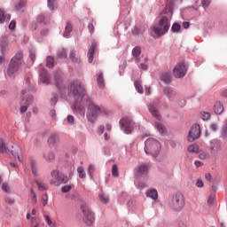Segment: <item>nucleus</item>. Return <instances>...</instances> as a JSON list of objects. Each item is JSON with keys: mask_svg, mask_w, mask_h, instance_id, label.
Returning a JSON list of instances; mask_svg holds the SVG:
<instances>
[{"mask_svg": "<svg viewBox=\"0 0 227 227\" xmlns=\"http://www.w3.org/2000/svg\"><path fill=\"white\" fill-rule=\"evenodd\" d=\"M31 194H32V203H34V205H36V203H38V199H37L36 193L35 192V190L31 189Z\"/></svg>", "mask_w": 227, "mask_h": 227, "instance_id": "nucleus-50", "label": "nucleus"}, {"mask_svg": "<svg viewBox=\"0 0 227 227\" xmlns=\"http://www.w3.org/2000/svg\"><path fill=\"white\" fill-rule=\"evenodd\" d=\"M215 200V195H210L207 200V205H214Z\"/></svg>", "mask_w": 227, "mask_h": 227, "instance_id": "nucleus-61", "label": "nucleus"}, {"mask_svg": "<svg viewBox=\"0 0 227 227\" xmlns=\"http://www.w3.org/2000/svg\"><path fill=\"white\" fill-rule=\"evenodd\" d=\"M160 81L165 84H169L171 82V72L162 73L160 74Z\"/></svg>", "mask_w": 227, "mask_h": 227, "instance_id": "nucleus-26", "label": "nucleus"}, {"mask_svg": "<svg viewBox=\"0 0 227 227\" xmlns=\"http://www.w3.org/2000/svg\"><path fill=\"white\" fill-rule=\"evenodd\" d=\"M15 8L18 12H24V8H26V1L20 0L19 4H15Z\"/></svg>", "mask_w": 227, "mask_h": 227, "instance_id": "nucleus-33", "label": "nucleus"}, {"mask_svg": "<svg viewBox=\"0 0 227 227\" xmlns=\"http://www.w3.org/2000/svg\"><path fill=\"white\" fill-rule=\"evenodd\" d=\"M141 55V47L139 46H136L133 48L132 50V56L133 58H139V56Z\"/></svg>", "mask_w": 227, "mask_h": 227, "instance_id": "nucleus-37", "label": "nucleus"}, {"mask_svg": "<svg viewBox=\"0 0 227 227\" xmlns=\"http://www.w3.org/2000/svg\"><path fill=\"white\" fill-rule=\"evenodd\" d=\"M16 22L15 20H12L11 23L9 24V29H11V31H13V29H15V26H16Z\"/></svg>", "mask_w": 227, "mask_h": 227, "instance_id": "nucleus-64", "label": "nucleus"}, {"mask_svg": "<svg viewBox=\"0 0 227 227\" xmlns=\"http://www.w3.org/2000/svg\"><path fill=\"white\" fill-rule=\"evenodd\" d=\"M134 86H135L137 93L143 94L145 92V90H143V85H141V82L135 81Z\"/></svg>", "mask_w": 227, "mask_h": 227, "instance_id": "nucleus-35", "label": "nucleus"}, {"mask_svg": "<svg viewBox=\"0 0 227 227\" xmlns=\"http://www.w3.org/2000/svg\"><path fill=\"white\" fill-rule=\"evenodd\" d=\"M168 206L176 212L182 211L184 207H185V197H184V194L182 193H176L170 198Z\"/></svg>", "mask_w": 227, "mask_h": 227, "instance_id": "nucleus-5", "label": "nucleus"}, {"mask_svg": "<svg viewBox=\"0 0 227 227\" xmlns=\"http://www.w3.org/2000/svg\"><path fill=\"white\" fill-rule=\"evenodd\" d=\"M46 19L47 17H45L44 14H41L37 17V22L47 24Z\"/></svg>", "mask_w": 227, "mask_h": 227, "instance_id": "nucleus-53", "label": "nucleus"}, {"mask_svg": "<svg viewBox=\"0 0 227 227\" xmlns=\"http://www.w3.org/2000/svg\"><path fill=\"white\" fill-rule=\"evenodd\" d=\"M51 175V178H54V180L50 181V184L51 185H60V184H68V181L70 180L67 176V175L59 173V170H52Z\"/></svg>", "mask_w": 227, "mask_h": 227, "instance_id": "nucleus-7", "label": "nucleus"}, {"mask_svg": "<svg viewBox=\"0 0 227 227\" xmlns=\"http://www.w3.org/2000/svg\"><path fill=\"white\" fill-rule=\"evenodd\" d=\"M42 200H43V206L46 207L47 203H49V196H47V193L42 196Z\"/></svg>", "mask_w": 227, "mask_h": 227, "instance_id": "nucleus-54", "label": "nucleus"}, {"mask_svg": "<svg viewBox=\"0 0 227 227\" xmlns=\"http://www.w3.org/2000/svg\"><path fill=\"white\" fill-rule=\"evenodd\" d=\"M95 49H97V43L93 42L88 51L89 63H93V56H95Z\"/></svg>", "mask_w": 227, "mask_h": 227, "instance_id": "nucleus-21", "label": "nucleus"}, {"mask_svg": "<svg viewBox=\"0 0 227 227\" xmlns=\"http://www.w3.org/2000/svg\"><path fill=\"white\" fill-rule=\"evenodd\" d=\"M44 221L49 227H56V222L52 221L49 215H44Z\"/></svg>", "mask_w": 227, "mask_h": 227, "instance_id": "nucleus-36", "label": "nucleus"}, {"mask_svg": "<svg viewBox=\"0 0 227 227\" xmlns=\"http://www.w3.org/2000/svg\"><path fill=\"white\" fill-rule=\"evenodd\" d=\"M1 189L4 192H6L7 194H10L11 192L10 185L8 184V183H3Z\"/></svg>", "mask_w": 227, "mask_h": 227, "instance_id": "nucleus-47", "label": "nucleus"}, {"mask_svg": "<svg viewBox=\"0 0 227 227\" xmlns=\"http://www.w3.org/2000/svg\"><path fill=\"white\" fill-rule=\"evenodd\" d=\"M29 58H30L32 63H35V61L36 59V50H35L34 48H31L29 50Z\"/></svg>", "mask_w": 227, "mask_h": 227, "instance_id": "nucleus-42", "label": "nucleus"}, {"mask_svg": "<svg viewBox=\"0 0 227 227\" xmlns=\"http://www.w3.org/2000/svg\"><path fill=\"white\" fill-rule=\"evenodd\" d=\"M9 45H10V41L8 40V37L2 36L0 38V47H1L2 52H6V51H8Z\"/></svg>", "mask_w": 227, "mask_h": 227, "instance_id": "nucleus-20", "label": "nucleus"}, {"mask_svg": "<svg viewBox=\"0 0 227 227\" xmlns=\"http://www.w3.org/2000/svg\"><path fill=\"white\" fill-rule=\"evenodd\" d=\"M223 112H224V106L221 103V101H216L214 106L215 114H223Z\"/></svg>", "mask_w": 227, "mask_h": 227, "instance_id": "nucleus-22", "label": "nucleus"}, {"mask_svg": "<svg viewBox=\"0 0 227 227\" xmlns=\"http://www.w3.org/2000/svg\"><path fill=\"white\" fill-rule=\"evenodd\" d=\"M30 227H39L40 222L36 221V217L33 216L30 220Z\"/></svg>", "mask_w": 227, "mask_h": 227, "instance_id": "nucleus-48", "label": "nucleus"}, {"mask_svg": "<svg viewBox=\"0 0 227 227\" xmlns=\"http://www.w3.org/2000/svg\"><path fill=\"white\" fill-rule=\"evenodd\" d=\"M163 93H164V95H166V97H168V98L169 100H171V98H175V97H176V91L175 90V89H173L171 87H164Z\"/></svg>", "mask_w": 227, "mask_h": 227, "instance_id": "nucleus-18", "label": "nucleus"}, {"mask_svg": "<svg viewBox=\"0 0 227 227\" xmlns=\"http://www.w3.org/2000/svg\"><path fill=\"white\" fill-rule=\"evenodd\" d=\"M150 169V166L145 163H142L138 165L137 168L134 169V173L137 176H142V175H148V170Z\"/></svg>", "mask_w": 227, "mask_h": 227, "instance_id": "nucleus-14", "label": "nucleus"}, {"mask_svg": "<svg viewBox=\"0 0 227 227\" xmlns=\"http://www.w3.org/2000/svg\"><path fill=\"white\" fill-rule=\"evenodd\" d=\"M209 129L213 131V132H217V130H219V126H217L216 123H211L209 126Z\"/></svg>", "mask_w": 227, "mask_h": 227, "instance_id": "nucleus-58", "label": "nucleus"}, {"mask_svg": "<svg viewBox=\"0 0 227 227\" xmlns=\"http://www.w3.org/2000/svg\"><path fill=\"white\" fill-rule=\"evenodd\" d=\"M155 127H156L157 130L160 132V134H166L167 129H166V126H164V124H162L160 122H155Z\"/></svg>", "mask_w": 227, "mask_h": 227, "instance_id": "nucleus-32", "label": "nucleus"}, {"mask_svg": "<svg viewBox=\"0 0 227 227\" xmlns=\"http://www.w3.org/2000/svg\"><path fill=\"white\" fill-rule=\"evenodd\" d=\"M69 58L74 63H79V59L75 57V51H71Z\"/></svg>", "mask_w": 227, "mask_h": 227, "instance_id": "nucleus-49", "label": "nucleus"}, {"mask_svg": "<svg viewBox=\"0 0 227 227\" xmlns=\"http://www.w3.org/2000/svg\"><path fill=\"white\" fill-rule=\"evenodd\" d=\"M180 29H182L180 23H174L171 27L172 33H180Z\"/></svg>", "mask_w": 227, "mask_h": 227, "instance_id": "nucleus-40", "label": "nucleus"}, {"mask_svg": "<svg viewBox=\"0 0 227 227\" xmlns=\"http://www.w3.org/2000/svg\"><path fill=\"white\" fill-rule=\"evenodd\" d=\"M39 80L43 84H51V78L49 77V74H47V70L45 68H41L39 70Z\"/></svg>", "mask_w": 227, "mask_h": 227, "instance_id": "nucleus-16", "label": "nucleus"}, {"mask_svg": "<svg viewBox=\"0 0 227 227\" xmlns=\"http://www.w3.org/2000/svg\"><path fill=\"white\" fill-rule=\"evenodd\" d=\"M67 123H68L69 125H74V121H75V119L74 118L73 115H67Z\"/></svg>", "mask_w": 227, "mask_h": 227, "instance_id": "nucleus-57", "label": "nucleus"}, {"mask_svg": "<svg viewBox=\"0 0 227 227\" xmlns=\"http://www.w3.org/2000/svg\"><path fill=\"white\" fill-rule=\"evenodd\" d=\"M94 171H95V166L90 165L88 168V175L90 176V178H93Z\"/></svg>", "mask_w": 227, "mask_h": 227, "instance_id": "nucleus-52", "label": "nucleus"}, {"mask_svg": "<svg viewBox=\"0 0 227 227\" xmlns=\"http://www.w3.org/2000/svg\"><path fill=\"white\" fill-rule=\"evenodd\" d=\"M24 61V53L22 51H17V53L10 60L9 66L7 67V75L12 79H15L17 75L20 73V68H22V63Z\"/></svg>", "mask_w": 227, "mask_h": 227, "instance_id": "nucleus-2", "label": "nucleus"}, {"mask_svg": "<svg viewBox=\"0 0 227 227\" xmlns=\"http://www.w3.org/2000/svg\"><path fill=\"white\" fill-rule=\"evenodd\" d=\"M198 150H200V146L198 145H192L188 147V152H190V153H198Z\"/></svg>", "mask_w": 227, "mask_h": 227, "instance_id": "nucleus-44", "label": "nucleus"}, {"mask_svg": "<svg viewBox=\"0 0 227 227\" xmlns=\"http://www.w3.org/2000/svg\"><path fill=\"white\" fill-rule=\"evenodd\" d=\"M81 210L83 214L82 221L87 226H91L92 223H95V214L90 208V206L86 203L81 205Z\"/></svg>", "mask_w": 227, "mask_h": 227, "instance_id": "nucleus-6", "label": "nucleus"}, {"mask_svg": "<svg viewBox=\"0 0 227 227\" xmlns=\"http://www.w3.org/2000/svg\"><path fill=\"white\" fill-rule=\"evenodd\" d=\"M201 118L204 120V121H207V120H210V113L208 112H201Z\"/></svg>", "mask_w": 227, "mask_h": 227, "instance_id": "nucleus-51", "label": "nucleus"}, {"mask_svg": "<svg viewBox=\"0 0 227 227\" xmlns=\"http://www.w3.org/2000/svg\"><path fill=\"white\" fill-rule=\"evenodd\" d=\"M26 84L28 87L27 89H25L21 91V94L23 96H29L31 94H29L30 91H35V86L31 85V78H27L26 79Z\"/></svg>", "mask_w": 227, "mask_h": 227, "instance_id": "nucleus-19", "label": "nucleus"}, {"mask_svg": "<svg viewBox=\"0 0 227 227\" xmlns=\"http://www.w3.org/2000/svg\"><path fill=\"white\" fill-rule=\"evenodd\" d=\"M35 184L39 189V191H47L48 187L47 184L42 181L35 180Z\"/></svg>", "mask_w": 227, "mask_h": 227, "instance_id": "nucleus-34", "label": "nucleus"}, {"mask_svg": "<svg viewBox=\"0 0 227 227\" xmlns=\"http://www.w3.org/2000/svg\"><path fill=\"white\" fill-rule=\"evenodd\" d=\"M54 4H56V0H48V8L52 12L54 10Z\"/></svg>", "mask_w": 227, "mask_h": 227, "instance_id": "nucleus-55", "label": "nucleus"}, {"mask_svg": "<svg viewBox=\"0 0 227 227\" xmlns=\"http://www.w3.org/2000/svg\"><path fill=\"white\" fill-rule=\"evenodd\" d=\"M72 24L70 22H67L65 27V31L63 34L64 38H69L70 37V33H72Z\"/></svg>", "mask_w": 227, "mask_h": 227, "instance_id": "nucleus-28", "label": "nucleus"}, {"mask_svg": "<svg viewBox=\"0 0 227 227\" xmlns=\"http://www.w3.org/2000/svg\"><path fill=\"white\" fill-rule=\"evenodd\" d=\"M99 200L102 203L107 204L109 203V196L106 195L104 192L99 193Z\"/></svg>", "mask_w": 227, "mask_h": 227, "instance_id": "nucleus-38", "label": "nucleus"}, {"mask_svg": "<svg viewBox=\"0 0 227 227\" xmlns=\"http://www.w3.org/2000/svg\"><path fill=\"white\" fill-rule=\"evenodd\" d=\"M138 68L140 70H144L145 72H146V70H148V64L146 63H141L139 66H138Z\"/></svg>", "mask_w": 227, "mask_h": 227, "instance_id": "nucleus-59", "label": "nucleus"}, {"mask_svg": "<svg viewBox=\"0 0 227 227\" xmlns=\"http://www.w3.org/2000/svg\"><path fill=\"white\" fill-rule=\"evenodd\" d=\"M135 125L136 123L134 122V121L130 120L129 118H123L120 121L121 129L125 134H131L132 130H134Z\"/></svg>", "mask_w": 227, "mask_h": 227, "instance_id": "nucleus-8", "label": "nucleus"}, {"mask_svg": "<svg viewBox=\"0 0 227 227\" xmlns=\"http://www.w3.org/2000/svg\"><path fill=\"white\" fill-rule=\"evenodd\" d=\"M57 56L58 58H67V50H65L64 48L59 49L57 52Z\"/></svg>", "mask_w": 227, "mask_h": 227, "instance_id": "nucleus-45", "label": "nucleus"}, {"mask_svg": "<svg viewBox=\"0 0 227 227\" xmlns=\"http://www.w3.org/2000/svg\"><path fill=\"white\" fill-rule=\"evenodd\" d=\"M173 74L176 79H182L185 77L187 74V66H185L184 62L177 64L173 70Z\"/></svg>", "mask_w": 227, "mask_h": 227, "instance_id": "nucleus-11", "label": "nucleus"}, {"mask_svg": "<svg viewBox=\"0 0 227 227\" xmlns=\"http://www.w3.org/2000/svg\"><path fill=\"white\" fill-rule=\"evenodd\" d=\"M97 82H98V88H100L101 90H103V88H105L106 83L104 82V74H99V75L97 78Z\"/></svg>", "mask_w": 227, "mask_h": 227, "instance_id": "nucleus-29", "label": "nucleus"}, {"mask_svg": "<svg viewBox=\"0 0 227 227\" xmlns=\"http://www.w3.org/2000/svg\"><path fill=\"white\" fill-rule=\"evenodd\" d=\"M77 173L79 175V178H82V179L86 178V172L84 171V168L78 167L77 168Z\"/></svg>", "mask_w": 227, "mask_h": 227, "instance_id": "nucleus-43", "label": "nucleus"}, {"mask_svg": "<svg viewBox=\"0 0 227 227\" xmlns=\"http://www.w3.org/2000/svg\"><path fill=\"white\" fill-rule=\"evenodd\" d=\"M143 33H145V28L141 27L135 26L133 30H132V35L134 36H137L139 35H143Z\"/></svg>", "mask_w": 227, "mask_h": 227, "instance_id": "nucleus-30", "label": "nucleus"}, {"mask_svg": "<svg viewBox=\"0 0 227 227\" xmlns=\"http://www.w3.org/2000/svg\"><path fill=\"white\" fill-rule=\"evenodd\" d=\"M0 153H8V145L3 138H0Z\"/></svg>", "mask_w": 227, "mask_h": 227, "instance_id": "nucleus-31", "label": "nucleus"}, {"mask_svg": "<svg viewBox=\"0 0 227 227\" xmlns=\"http://www.w3.org/2000/svg\"><path fill=\"white\" fill-rule=\"evenodd\" d=\"M57 102H58V96H57V95H54V96L51 98V106H56Z\"/></svg>", "mask_w": 227, "mask_h": 227, "instance_id": "nucleus-63", "label": "nucleus"}, {"mask_svg": "<svg viewBox=\"0 0 227 227\" xmlns=\"http://www.w3.org/2000/svg\"><path fill=\"white\" fill-rule=\"evenodd\" d=\"M31 169L34 176H38V171L36 170V161L35 160H31Z\"/></svg>", "mask_w": 227, "mask_h": 227, "instance_id": "nucleus-41", "label": "nucleus"}, {"mask_svg": "<svg viewBox=\"0 0 227 227\" xmlns=\"http://www.w3.org/2000/svg\"><path fill=\"white\" fill-rule=\"evenodd\" d=\"M147 198H151L152 200H157L159 198V192L155 189H152L146 192Z\"/></svg>", "mask_w": 227, "mask_h": 227, "instance_id": "nucleus-27", "label": "nucleus"}, {"mask_svg": "<svg viewBox=\"0 0 227 227\" xmlns=\"http://www.w3.org/2000/svg\"><path fill=\"white\" fill-rule=\"evenodd\" d=\"M200 136H201V128L200 127V124H193L187 137L189 143H192L196 141V139H200Z\"/></svg>", "mask_w": 227, "mask_h": 227, "instance_id": "nucleus-10", "label": "nucleus"}, {"mask_svg": "<svg viewBox=\"0 0 227 227\" xmlns=\"http://www.w3.org/2000/svg\"><path fill=\"white\" fill-rule=\"evenodd\" d=\"M70 93H73L74 98V104L72 106L73 111H76L84 116L86 110H84V106H88L87 119L90 123H95L97 118L100 114H106V110L95 104L90 96L86 94V89L79 81L71 82L69 87Z\"/></svg>", "mask_w": 227, "mask_h": 227, "instance_id": "nucleus-1", "label": "nucleus"}, {"mask_svg": "<svg viewBox=\"0 0 227 227\" xmlns=\"http://www.w3.org/2000/svg\"><path fill=\"white\" fill-rule=\"evenodd\" d=\"M201 4L203 8H208L210 5V0H201Z\"/></svg>", "mask_w": 227, "mask_h": 227, "instance_id": "nucleus-62", "label": "nucleus"}, {"mask_svg": "<svg viewBox=\"0 0 227 227\" xmlns=\"http://www.w3.org/2000/svg\"><path fill=\"white\" fill-rule=\"evenodd\" d=\"M61 191L62 192H70V191H72V186L70 184L68 185H65L61 187Z\"/></svg>", "mask_w": 227, "mask_h": 227, "instance_id": "nucleus-56", "label": "nucleus"}, {"mask_svg": "<svg viewBox=\"0 0 227 227\" xmlns=\"http://www.w3.org/2000/svg\"><path fill=\"white\" fill-rule=\"evenodd\" d=\"M160 142L154 138H148L145 142V153L152 157H158L160 153Z\"/></svg>", "mask_w": 227, "mask_h": 227, "instance_id": "nucleus-4", "label": "nucleus"}, {"mask_svg": "<svg viewBox=\"0 0 227 227\" xmlns=\"http://www.w3.org/2000/svg\"><path fill=\"white\" fill-rule=\"evenodd\" d=\"M33 100H35V98L33 97V95H22V99L20 101V111L21 114L26 113V111H27V108L29 107V106H31L33 104Z\"/></svg>", "mask_w": 227, "mask_h": 227, "instance_id": "nucleus-12", "label": "nucleus"}, {"mask_svg": "<svg viewBox=\"0 0 227 227\" xmlns=\"http://www.w3.org/2000/svg\"><path fill=\"white\" fill-rule=\"evenodd\" d=\"M46 67H48V68H52V67H54V57H52V56L47 57Z\"/></svg>", "mask_w": 227, "mask_h": 227, "instance_id": "nucleus-39", "label": "nucleus"}, {"mask_svg": "<svg viewBox=\"0 0 227 227\" xmlns=\"http://www.w3.org/2000/svg\"><path fill=\"white\" fill-rule=\"evenodd\" d=\"M7 152H9V153H12L14 159H18L20 162H22V159H20V153H22V149L20 148V145L11 142L7 144Z\"/></svg>", "mask_w": 227, "mask_h": 227, "instance_id": "nucleus-9", "label": "nucleus"}, {"mask_svg": "<svg viewBox=\"0 0 227 227\" xmlns=\"http://www.w3.org/2000/svg\"><path fill=\"white\" fill-rule=\"evenodd\" d=\"M158 107H159V99H157L156 101H152L148 105V109L152 116H153V118H156V120H160V113L159 112Z\"/></svg>", "mask_w": 227, "mask_h": 227, "instance_id": "nucleus-13", "label": "nucleus"}, {"mask_svg": "<svg viewBox=\"0 0 227 227\" xmlns=\"http://www.w3.org/2000/svg\"><path fill=\"white\" fill-rule=\"evenodd\" d=\"M169 27H171L169 18L162 16L158 22V27H153L152 31L156 35L157 38H160V36H164L169 31Z\"/></svg>", "mask_w": 227, "mask_h": 227, "instance_id": "nucleus-3", "label": "nucleus"}, {"mask_svg": "<svg viewBox=\"0 0 227 227\" xmlns=\"http://www.w3.org/2000/svg\"><path fill=\"white\" fill-rule=\"evenodd\" d=\"M59 142V135L56 134V133H52L50 135L49 138H48V144L51 146H54V145H56V143Z\"/></svg>", "mask_w": 227, "mask_h": 227, "instance_id": "nucleus-24", "label": "nucleus"}, {"mask_svg": "<svg viewBox=\"0 0 227 227\" xmlns=\"http://www.w3.org/2000/svg\"><path fill=\"white\" fill-rule=\"evenodd\" d=\"M12 15L4 13V11L0 8V24H4V22H10Z\"/></svg>", "mask_w": 227, "mask_h": 227, "instance_id": "nucleus-23", "label": "nucleus"}, {"mask_svg": "<svg viewBox=\"0 0 227 227\" xmlns=\"http://www.w3.org/2000/svg\"><path fill=\"white\" fill-rule=\"evenodd\" d=\"M54 81L57 88H60V84L63 81V73L61 71H58L55 73Z\"/></svg>", "mask_w": 227, "mask_h": 227, "instance_id": "nucleus-25", "label": "nucleus"}, {"mask_svg": "<svg viewBox=\"0 0 227 227\" xmlns=\"http://www.w3.org/2000/svg\"><path fill=\"white\" fill-rule=\"evenodd\" d=\"M112 175L115 178H118L120 176V173L118 172V165L114 164L112 167Z\"/></svg>", "mask_w": 227, "mask_h": 227, "instance_id": "nucleus-46", "label": "nucleus"}, {"mask_svg": "<svg viewBox=\"0 0 227 227\" xmlns=\"http://www.w3.org/2000/svg\"><path fill=\"white\" fill-rule=\"evenodd\" d=\"M209 148L211 150V153H214V155L217 154L222 148L221 141L218 139L211 140Z\"/></svg>", "mask_w": 227, "mask_h": 227, "instance_id": "nucleus-15", "label": "nucleus"}, {"mask_svg": "<svg viewBox=\"0 0 227 227\" xmlns=\"http://www.w3.org/2000/svg\"><path fill=\"white\" fill-rule=\"evenodd\" d=\"M88 29L90 35H93V33H95V26H93V23H90L88 25Z\"/></svg>", "mask_w": 227, "mask_h": 227, "instance_id": "nucleus-60", "label": "nucleus"}, {"mask_svg": "<svg viewBox=\"0 0 227 227\" xmlns=\"http://www.w3.org/2000/svg\"><path fill=\"white\" fill-rule=\"evenodd\" d=\"M43 159H44L46 162H53L54 160H56V153H54V152L52 151H45L43 153Z\"/></svg>", "mask_w": 227, "mask_h": 227, "instance_id": "nucleus-17", "label": "nucleus"}]
</instances>
